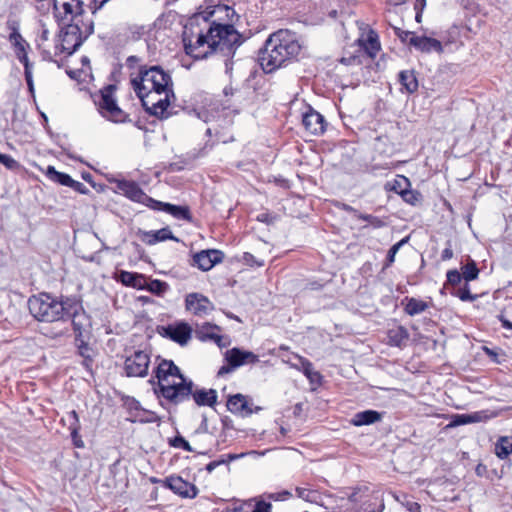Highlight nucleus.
<instances>
[{
  "label": "nucleus",
  "instance_id": "obj_1",
  "mask_svg": "<svg viewBox=\"0 0 512 512\" xmlns=\"http://www.w3.org/2000/svg\"><path fill=\"white\" fill-rule=\"evenodd\" d=\"M132 87L142 105L152 115L164 117L174 99L173 83L170 74L159 66L141 69L131 79Z\"/></svg>",
  "mask_w": 512,
  "mask_h": 512
},
{
  "label": "nucleus",
  "instance_id": "obj_2",
  "mask_svg": "<svg viewBox=\"0 0 512 512\" xmlns=\"http://www.w3.org/2000/svg\"><path fill=\"white\" fill-rule=\"evenodd\" d=\"M158 389L154 388L158 396H162L173 404H178L192 395L199 406H213L217 400L214 389H201L192 391V381H186L179 368L171 360H162L156 369Z\"/></svg>",
  "mask_w": 512,
  "mask_h": 512
},
{
  "label": "nucleus",
  "instance_id": "obj_3",
  "mask_svg": "<svg viewBox=\"0 0 512 512\" xmlns=\"http://www.w3.org/2000/svg\"><path fill=\"white\" fill-rule=\"evenodd\" d=\"M300 50L296 34L288 29H280L266 39L259 50L258 62L264 73L269 74L290 63Z\"/></svg>",
  "mask_w": 512,
  "mask_h": 512
},
{
  "label": "nucleus",
  "instance_id": "obj_4",
  "mask_svg": "<svg viewBox=\"0 0 512 512\" xmlns=\"http://www.w3.org/2000/svg\"><path fill=\"white\" fill-rule=\"evenodd\" d=\"M223 39L224 25L220 23L210 24L206 32H194L186 27L183 34L185 52L195 59H204L216 52Z\"/></svg>",
  "mask_w": 512,
  "mask_h": 512
},
{
  "label": "nucleus",
  "instance_id": "obj_5",
  "mask_svg": "<svg viewBox=\"0 0 512 512\" xmlns=\"http://www.w3.org/2000/svg\"><path fill=\"white\" fill-rule=\"evenodd\" d=\"M32 316L41 322L52 323L66 319L70 308V298L59 300L48 293L32 296L28 301Z\"/></svg>",
  "mask_w": 512,
  "mask_h": 512
},
{
  "label": "nucleus",
  "instance_id": "obj_6",
  "mask_svg": "<svg viewBox=\"0 0 512 512\" xmlns=\"http://www.w3.org/2000/svg\"><path fill=\"white\" fill-rule=\"evenodd\" d=\"M93 23L73 22L63 27L59 33L58 41L55 45V55L66 53L71 55L82 44L90 34L93 33Z\"/></svg>",
  "mask_w": 512,
  "mask_h": 512
},
{
  "label": "nucleus",
  "instance_id": "obj_7",
  "mask_svg": "<svg viewBox=\"0 0 512 512\" xmlns=\"http://www.w3.org/2000/svg\"><path fill=\"white\" fill-rule=\"evenodd\" d=\"M116 87L108 85L100 90V94L95 98V104L99 113L107 120L122 123L128 115L119 107L115 98Z\"/></svg>",
  "mask_w": 512,
  "mask_h": 512
},
{
  "label": "nucleus",
  "instance_id": "obj_8",
  "mask_svg": "<svg viewBox=\"0 0 512 512\" xmlns=\"http://www.w3.org/2000/svg\"><path fill=\"white\" fill-rule=\"evenodd\" d=\"M233 16L235 11L226 5V18L231 21L226 23V57L231 58L235 56L236 50L250 38V33H241L235 28Z\"/></svg>",
  "mask_w": 512,
  "mask_h": 512
},
{
  "label": "nucleus",
  "instance_id": "obj_9",
  "mask_svg": "<svg viewBox=\"0 0 512 512\" xmlns=\"http://www.w3.org/2000/svg\"><path fill=\"white\" fill-rule=\"evenodd\" d=\"M53 6L58 20L82 22L80 17L84 13V7L81 0H53Z\"/></svg>",
  "mask_w": 512,
  "mask_h": 512
},
{
  "label": "nucleus",
  "instance_id": "obj_10",
  "mask_svg": "<svg viewBox=\"0 0 512 512\" xmlns=\"http://www.w3.org/2000/svg\"><path fill=\"white\" fill-rule=\"evenodd\" d=\"M150 355L146 351L138 350L125 360V371L129 377H145L148 374Z\"/></svg>",
  "mask_w": 512,
  "mask_h": 512
},
{
  "label": "nucleus",
  "instance_id": "obj_11",
  "mask_svg": "<svg viewBox=\"0 0 512 512\" xmlns=\"http://www.w3.org/2000/svg\"><path fill=\"white\" fill-rule=\"evenodd\" d=\"M259 361L258 355L251 351L240 348H232L226 351V374L233 372L237 368L255 364Z\"/></svg>",
  "mask_w": 512,
  "mask_h": 512
},
{
  "label": "nucleus",
  "instance_id": "obj_12",
  "mask_svg": "<svg viewBox=\"0 0 512 512\" xmlns=\"http://www.w3.org/2000/svg\"><path fill=\"white\" fill-rule=\"evenodd\" d=\"M115 183L116 190L119 193L125 195L134 202L142 203L152 208V202L155 200L144 193L137 183L127 180H117Z\"/></svg>",
  "mask_w": 512,
  "mask_h": 512
},
{
  "label": "nucleus",
  "instance_id": "obj_13",
  "mask_svg": "<svg viewBox=\"0 0 512 512\" xmlns=\"http://www.w3.org/2000/svg\"><path fill=\"white\" fill-rule=\"evenodd\" d=\"M72 319V325L74 331L78 336H82L83 333L88 332L91 327L90 317L83 310L79 302L74 299H70V308L67 310L66 319Z\"/></svg>",
  "mask_w": 512,
  "mask_h": 512
},
{
  "label": "nucleus",
  "instance_id": "obj_14",
  "mask_svg": "<svg viewBox=\"0 0 512 512\" xmlns=\"http://www.w3.org/2000/svg\"><path fill=\"white\" fill-rule=\"evenodd\" d=\"M185 306L187 311L196 316H205L213 310V304L200 293H190L186 296Z\"/></svg>",
  "mask_w": 512,
  "mask_h": 512
},
{
  "label": "nucleus",
  "instance_id": "obj_15",
  "mask_svg": "<svg viewBox=\"0 0 512 512\" xmlns=\"http://www.w3.org/2000/svg\"><path fill=\"white\" fill-rule=\"evenodd\" d=\"M226 409L241 417L250 416L253 412L261 410L260 407H255V409H253V404L250 403L242 394L230 396L226 400Z\"/></svg>",
  "mask_w": 512,
  "mask_h": 512
},
{
  "label": "nucleus",
  "instance_id": "obj_16",
  "mask_svg": "<svg viewBox=\"0 0 512 512\" xmlns=\"http://www.w3.org/2000/svg\"><path fill=\"white\" fill-rule=\"evenodd\" d=\"M497 416V413L488 410L476 411L470 414H456L447 427H456L470 423L484 422Z\"/></svg>",
  "mask_w": 512,
  "mask_h": 512
},
{
  "label": "nucleus",
  "instance_id": "obj_17",
  "mask_svg": "<svg viewBox=\"0 0 512 512\" xmlns=\"http://www.w3.org/2000/svg\"><path fill=\"white\" fill-rule=\"evenodd\" d=\"M302 123L305 129L313 135H320L326 129L324 117L311 108L303 115Z\"/></svg>",
  "mask_w": 512,
  "mask_h": 512
},
{
  "label": "nucleus",
  "instance_id": "obj_18",
  "mask_svg": "<svg viewBox=\"0 0 512 512\" xmlns=\"http://www.w3.org/2000/svg\"><path fill=\"white\" fill-rule=\"evenodd\" d=\"M166 485L176 494L183 497L193 498L197 494L196 487L183 480L179 476H170L166 479Z\"/></svg>",
  "mask_w": 512,
  "mask_h": 512
},
{
  "label": "nucleus",
  "instance_id": "obj_19",
  "mask_svg": "<svg viewBox=\"0 0 512 512\" xmlns=\"http://www.w3.org/2000/svg\"><path fill=\"white\" fill-rule=\"evenodd\" d=\"M221 261V252L218 250H203L193 257L194 265L203 271L210 270L216 263Z\"/></svg>",
  "mask_w": 512,
  "mask_h": 512
},
{
  "label": "nucleus",
  "instance_id": "obj_20",
  "mask_svg": "<svg viewBox=\"0 0 512 512\" xmlns=\"http://www.w3.org/2000/svg\"><path fill=\"white\" fill-rule=\"evenodd\" d=\"M409 45H412L417 50L425 53L432 51L441 53L443 51V46L440 41L426 36H411L409 39Z\"/></svg>",
  "mask_w": 512,
  "mask_h": 512
},
{
  "label": "nucleus",
  "instance_id": "obj_21",
  "mask_svg": "<svg viewBox=\"0 0 512 512\" xmlns=\"http://www.w3.org/2000/svg\"><path fill=\"white\" fill-rule=\"evenodd\" d=\"M295 358L297 359V363L292 366L302 371L312 385L320 386L322 383V375L314 369L313 364L302 356L296 355Z\"/></svg>",
  "mask_w": 512,
  "mask_h": 512
},
{
  "label": "nucleus",
  "instance_id": "obj_22",
  "mask_svg": "<svg viewBox=\"0 0 512 512\" xmlns=\"http://www.w3.org/2000/svg\"><path fill=\"white\" fill-rule=\"evenodd\" d=\"M191 332L190 326L186 323L170 325L165 329V335L180 345H185L188 342Z\"/></svg>",
  "mask_w": 512,
  "mask_h": 512
},
{
  "label": "nucleus",
  "instance_id": "obj_23",
  "mask_svg": "<svg viewBox=\"0 0 512 512\" xmlns=\"http://www.w3.org/2000/svg\"><path fill=\"white\" fill-rule=\"evenodd\" d=\"M383 414L376 410H365L357 412L351 419V424L360 427L364 425H371L382 420Z\"/></svg>",
  "mask_w": 512,
  "mask_h": 512
},
{
  "label": "nucleus",
  "instance_id": "obj_24",
  "mask_svg": "<svg viewBox=\"0 0 512 512\" xmlns=\"http://www.w3.org/2000/svg\"><path fill=\"white\" fill-rule=\"evenodd\" d=\"M152 209L165 211L177 219H189V210L183 206H177L155 200L152 202Z\"/></svg>",
  "mask_w": 512,
  "mask_h": 512
},
{
  "label": "nucleus",
  "instance_id": "obj_25",
  "mask_svg": "<svg viewBox=\"0 0 512 512\" xmlns=\"http://www.w3.org/2000/svg\"><path fill=\"white\" fill-rule=\"evenodd\" d=\"M119 281L125 286L144 290V285L146 284V276L139 273L121 271L119 273Z\"/></svg>",
  "mask_w": 512,
  "mask_h": 512
},
{
  "label": "nucleus",
  "instance_id": "obj_26",
  "mask_svg": "<svg viewBox=\"0 0 512 512\" xmlns=\"http://www.w3.org/2000/svg\"><path fill=\"white\" fill-rule=\"evenodd\" d=\"M387 337L390 346L402 347L409 339V332L405 327L397 326L388 331Z\"/></svg>",
  "mask_w": 512,
  "mask_h": 512
},
{
  "label": "nucleus",
  "instance_id": "obj_27",
  "mask_svg": "<svg viewBox=\"0 0 512 512\" xmlns=\"http://www.w3.org/2000/svg\"><path fill=\"white\" fill-rule=\"evenodd\" d=\"M177 240L171 230L169 228H162V229H159L157 231H150V232H145L144 233V238L143 240L148 244V245H154L156 244L157 242H162V241H166V240Z\"/></svg>",
  "mask_w": 512,
  "mask_h": 512
},
{
  "label": "nucleus",
  "instance_id": "obj_28",
  "mask_svg": "<svg viewBox=\"0 0 512 512\" xmlns=\"http://www.w3.org/2000/svg\"><path fill=\"white\" fill-rule=\"evenodd\" d=\"M399 82L402 90L407 93H414L418 89V81L413 70H403L399 73Z\"/></svg>",
  "mask_w": 512,
  "mask_h": 512
},
{
  "label": "nucleus",
  "instance_id": "obj_29",
  "mask_svg": "<svg viewBox=\"0 0 512 512\" xmlns=\"http://www.w3.org/2000/svg\"><path fill=\"white\" fill-rule=\"evenodd\" d=\"M404 301H405L404 311L409 316H415V315L421 314L429 307L427 302L417 299V298H414V297H411V298L406 297Z\"/></svg>",
  "mask_w": 512,
  "mask_h": 512
},
{
  "label": "nucleus",
  "instance_id": "obj_30",
  "mask_svg": "<svg viewBox=\"0 0 512 512\" xmlns=\"http://www.w3.org/2000/svg\"><path fill=\"white\" fill-rule=\"evenodd\" d=\"M362 47L365 52L371 57L375 58L377 53L380 51V42L377 33L374 31H370L367 35V38L363 40Z\"/></svg>",
  "mask_w": 512,
  "mask_h": 512
},
{
  "label": "nucleus",
  "instance_id": "obj_31",
  "mask_svg": "<svg viewBox=\"0 0 512 512\" xmlns=\"http://www.w3.org/2000/svg\"><path fill=\"white\" fill-rule=\"evenodd\" d=\"M144 290H148L157 296H163L169 290V285L164 281L158 279H149L146 277Z\"/></svg>",
  "mask_w": 512,
  "mask_h": 512
},
{
  "label": "nucleus",
  "instance_id": "obj_32",
  "mask_svg": "<svg viewBox=\"0 0 512 512\" xmlns=\"http://www.w3.org/2000/svg\"><path fill=\"white\" fill-rule=\"evenodd\" d=\"M512 453V437H501L495 444V454L500 459L507 458Z\"/></svg>",
  "mask_w": 512,
  "mask_h": 512
},
{
  "label": "nucleus",
  "instance_id": "obj_33",
  "mask_svg": "<svg viewBox=\"0 0 512 512\" xmlns=\"http://www.w3.org/2000/svg\"><path fill=\"white\" fill-rule=\"evenodd\" d=\"M461 273L466 282L473 281L478 278L479 269L474 260L469 259L468 262L462 266Z\"/></svg>",
  "mask_w": 512,
  "mask_h": 512
},
{
  "label": "nucleus",
  "instance_id": "obj_34",
  "mask_svg": "<svg viewBox=\"0 0 512 512\" xmlns=\"http://www.w3.org/2000/svg\"><path fill=\"white\" fill-rule=\"evenodd\" d=\"M47 175L51 179L60 183L61 185L68 186V187H71V185L74 181L68 174L56 171V169L53 166H48Z\"/></svg>",
  "mask_w": 512,
  "mask_h": 512
},
{
  "label": "nucleus",
  "instance_id": "obj_35",
  "mask_svg": "<svg viewBox=\"0 0 512 512\" xmlns=\"http://www.w3.org/2000/svg\"><path fill=\"white\" fill-rule=\"evenodd\" d=\"M8 27L11 30L9 40L14 44L16 49L20 48L21 46H24V40L18 31L16 22H8Z\"/></svg>",
  "mask_w": 512,
  "mask_h": 512
},
{
  "label": "nucleus",
  "instance_id": "obj_36",
  "mask_svg": "<svg viewBox=\"0 0 512 512\" xmlns=\"http://www.w3.org/2000/svg\"><path fill=\"white\" fill-rule=\"evenodd\" d=\"M403 198V200L411 205H417L422 200V195L420 192L416 190H401L399 192Z\"/></svg>",
  "mask_w": 512,
  "mask_h": 512
},
{
  "label": "nucleus",
  "instance_id": "obj_37",
  "mask_svg": "<svg viewBox=\"0 0 512 512\" xmlns=\"http://www.w3.org/2000/svg\"><path fill=\"white\" fill-rule=\"evenodd\" d=\"M455 296H457L461 301H468L472 302L477 299V295H473L470 292L469 285L465 283V285L461 288H459L455 293H453Z\"/></svg>",
  "mask_w": 512,
  "mask_h": 512
},
{
  "label": "nucleus",
  "instance_id": "obj_38",
  "mask_svg": "<svg viewBox=\"0 0 512 512\" xmlns=\"http://www.w3.org/2000/svg\"><path fill=\"white\" fill-rule=\"evenodd\" d=\"M407 242V238H404L402 240H400L399 242H397L396 244H394L388 251V254H387V258H386V267H389L390 265H392L395 261V256L397 254V252L399 251L400 247Z\"/></svg>",
  "mask_w": 512,
  "mask_h": 512
},
{
  "label": "nucleus",
  "instance_id": "obj_39",
  "mask_svg": "<svg viewBox=\"0 0 512 512\" xmlns=\"http://www.w3.org/2000/svg\"><path fill=\"white\" fill-rule=\"evenodd\" d=\"M170 445L175 448H181L185 451H192V448L187 440H185L182 436H176L175 438L170 440Z\"/></svg>",
  "mask_w": 512,
  "mask_h": 512
},
{
  "label": "nucleus",
  "instance_id": "obj_40",
  "mask_svg": "<svg viewBox=\"0 0 512 512\" xmlns=\"http://www.w3.org/2000/svg\"><path fill=\"white\" fill-rule=\"evenodd\" d=\"M69 416L71 418H73L74 422L71 423L69 429L71 431V437L72 439H74L76 441V436H77V431L80 430V422H79V417H78V414L75 410L71 411L69 413Z\"/></svg>",
  "mask_w": 512,
  "mask_h": 512
},
{
  "label": "nucleus",
  "instance_id": "obj_41",
  "mask_svg": "<svg viewBox=\"0 0 512 512\" xmlns=\"http://www.w3.org/2000/svg\"><path fill=\"white\" fill-rule=\"evenodd\" d=\"M446 276H447V283L452 285V286L458 285L461 282V279L463 278L462 273H460L456 269L449 270L447 272Z\"/></svg>",
  "mask_w": 512,
  "mask_h": 512
},
{
  "label": "nucleus",
  "instance_id": "obj_42",
  "mask_svg": "<svg viewBox=\"0 0 512 512\" xmlns=\"http://www.w3.org/2000/svg\"><path fill=\"white\" fill-rule=\"evenodd\" d=\"M0 163H2L8 169H15L18 167L17 161L10 155L6 154L0 155Z\"/></svg>",
  "mask_w": 512,
  "mask_h": 512
},
{
  "label": "nucleus",
  "instance_id": "obj_43",
  "mask_svg": "<svg viewBox=\"0 0 512 512\" xmlns=\"http://www.w3.org/2000/svg\"><path fill=\"white\" fill-rule=\"evenodd\" d=\"M139 421L142 423H154L160 421L159 416L151 411H144L143 416L139 417Z\"/></svg>",
  "mask_w": 512,
  "mask_h": 512
},
{
  "label": "nucleus",
  "instance_id": "obj_44",
  "mask_svg": "<svg viewBox=\"0 0 512 512\" xmlns=\"http://www.w3.org/2000/svg\"><path fill=\"white\" fill-rule=\"evenodd\" d=\"M243 261H244L247 265H249V266H258V267H261V266H263V265H264V262H263V261H258V260H256V258H255L252 254H250V253H248V252H245V253L243 254Z\"/></svg>",
  "mask_w": 512,
  "mask_h": 512
},
{
  "label": "nucleus",
  "instance_id": "obj_45",
  "mask_svg": "<svg viewBox=\"0 0 512 512\" xmlns=\"http://www.w3.org/2000/svg\"><path fill=\"white\" fill-rule=\"evenodd\" d=\"M291 496H292L291 492L284 490V491L278 492V493H271V494H269L268 497H269V499H272L274 501H284Z\"/></svg>",
  "mask_w": 512,
  "mask_h": 512
},
{
  "label": "nucleus",
  "instance_id": "obj_46",
  "mask_svg": "<svg viewBox=\"0 0 512 512\" xmlns=\"http://www.w3.org/2000/svg\"><path fill=\"white\" fill-rule=\"evenodd\" d=\"M356 217L358 219H360V220L367 221V222H369L371 220H375L376 221V227H382L384 225L382 220H380L378 217H375V216L370 215V214H362V213L358 212Z\"/></svg>",
  "mask_w": 512,
  "mask_h": 512
},
{
  "label": "nucleus",
  "instance_id": "obj_47",
  "mask_svg": "<svg viewBox=\"0 0 512 512\" xmlns=\"http://www.w3.org/2000/svg\"><path fill=\"white\" fill-rule=\"evenodd\" d=\"M272 505L271 503L265 501H259L256 503L253 512H271Z\"/></svg>",
  "mask_w": 512,
  "mask_h": 512
},
{
  "label": "nucleus",
  "instance_id": "obj_48",
  "mask_svg": "<svg viewBox=\"0 0 512 512\" xmlns=\"http://www.w3.org/2000/svg\"><path fill=\"white\" fill-rule=\"evenodd\" d=\"M16 55L19 61L24 66L30 62L24 46H21L20 48L16 49Z\"/></svg>",
  "mask_w": 512,
  "mask_h": 512
},
{
  "label": "nucleus",
  "instance_id": "obj_49",
  "mask_svg": "<svg viewBox=\"0 0 512 512\" xmlns=\"http://www.w3.org/2000/svg\"><path fill=\"white\" fill-rule=\"evenodd\" d=\"M396 35L401 39L402 42H407L409 44V39L411 36H415L413 33L409 31H403L400 28L395 29Z\"/></svg>",
  "mask_w": 512,
  "mask_h": 512
},
{
  "label": "nucleus",
  "instance_id": "obj_50",
  "mask_svg": "<svg viewBox=\"0 0 512 512\" xmlns=\"http://www.w3.org/2000/svg\"><path fill=\"white\" fill-rule=\"evenodd\" d=\"M71 188L81 194H87L89 192L88 188L82 182L75 180L73 181Z\"/></svg>",
  "mask_w": 512,
  "mask_h": 512
},
{
  "label": "nucleus",
  "instance_id": "obj_51",
  "mask_svg": "<svg viewBox=\"0 0 512 512\" xmlns=\"http://www.w3.org/2000/svg\"><path fill=\"white\" fill-rule=\"evenodd\" d=\"M49 38V30L43 25L41 33L39 35V46H43L44 42H46Z\"/></svg>",
  "mask_w": 512,
  "mask_h": 512
},
{
  "label": "nucleus",
  "instance_id": "obj_52",
  "mask_svg": "<svg viewBox=\"0 0 512 512\" xmlns=\"http://www.w3.org/2000/svg\"><path fill=\"white\" fill-rule=\"evenodd\" d=\"M452 257H453V250L451 249V247H447L442 251L441 259L443 261H447V260L451 259Z\"/></svg>",
  "mask_w": 512,
  "mask_h": 512
},
{
  "label": "nucleus",
  "instance_id": "obj_53",
  "mask_svg": "<svg viewBox=\"0 0 512 512\" xmlns=\"http://www.w3.org/2000/svg\"><path fill=\"white\" fill-rule=\"evenodd\" d=\"M25 80H26L28 90H29L31 96L35 97V88H34L33 78H30L29 75H27V79H25Z\"/></svg>",
  "mask_w": 512,
  "mask_h": 512
},
{
  "label": "nucleus",
  "instance_id": "obj_54",
  "mask_svg": "<svg viewBox=\"0 0 512 512\" xmlns=\"http://www.w3.org/2000/svg\"><path fill=\"white\" fill-rule=\"evenodd\" d=\"M407 508L410 512H421V506L417 502H409Z\"/></svg>",
  "mask_w": 512,
  "mask_h": 512
},
{
  "label": "nucleus",
  "instance_id": "obj_55",
  "mask_svg": "<svg viewBox=\"0 0 512 512\" xmlns=\"http://www.w3.org/2000/svg\"><path fill=\"white\" fill-rule=\"evenodd\" d=\"M245 455H246L245 453L228 454V455H226V464H228L229 462H232L238 458L244 457Z\"/></svg>",
  "mask_w": 512,
  "mask_h": 512
},
{
  "label": "nucleus",
  "instance_id": "obj_56",
  "mask_svg": "<svg viewBox=\"0 0 512 512\" xmlns=\"http://www.w3.org/2000/svg\"><path fill=\"white\" fill-rule=\"evenodd\" d=\"M223 462V460H218V461H212L210 463H208L206 465V470L208 472H212L217 466H219L221 463Z\"/></svg>",
  "mask_w": 512,
  "mask_h": 512
},
{
  "label": "nucleus",
  "instance_id": "obj_57",
  "mask_svg": "<svg viewBox=\"0 0 512 512\" xmlns=\"http://www.w3.org/2000/svg\"><path fill=\"white\" fill-rule=\"evenodd\" d=\"M340 207H341V209H343L346 212L354 213L355 216H357V214H358V211L355 208H353L352 206L348 205V204L342 203L340 205Z\"/></svg>",
  "mask_w": 512,
  "mask_h": 512
},
{
  "label": "nucleus",
  "instance_id": "obj_58",
  "mask_svg": "<svg viewBox=\"0 0 512 512\" xmlns=\"http://www.w3.org/2000/svg\"><path fill=\"white\" fill-rule=\"evenodd\" d=\"M24 75L25 79H27V75H29L30 78H33L32 64L30 62L24 66Z\"/></svg>",
  "mask_w": 512,
  "mask_h": 512
},
{
  "label": "nucleus",
  "instance_id": "obj_59",
  "mask_svg": "<svg viewBox=\"0 0 512 512\" xmlns=\"http://www.w3.org/2000/svg\"><path fill=\"white\" fill-rule=\"evenodd\" d=\"M499 320L502 323V326L506 329H512V322L504 318L502 315L499 316Z\"/></svg>",
  "mask_w": 512,
  "mask_h": 512
},
{
  "label": "nucleus",
  "instance_id": "obj_60",
  "mask_svg": "<svg viewBox=\"0 0 512 512\" xmlns=\"http://www.w3.org/2000/svg\"><path fill=\"white\" fill-rule=\"evenodd\" d=\"M199 19H203L205 22L207 21V16L204 13H199L191 20V27L193 26L194 22H198Z\"/></svg>",
  "mask_w": 512,
  "mask_h": 512
},
{
  "label": "nucleus",
  "instance_id": "obj_61",
  "mask_svg": "<svg viewBox=\"0 0 512 512\" xmlns=\"http://www.w3.org/2000/svg\"><path fill=\"white\" fill-rule=\"evenodd\" d=\"M225 510H226V512H228V511L237 512L239 509L234 506V503H231L230 501L226 500Z\"/></svg>",
  "mask_w": 512,
  "mask_h": 512
},
{
  "label": "nucleus",
  "instance_id": "obj_62",
  "mask_svg": "<svg viewBox=\"0 0 512 512\" xmlns=\"http://www.w3.org/2000/svg\"><path fill=\"white\" fill-rule=\"evenodd\" d=\"M73 443L76 447H79V448L84 446V443L79 436V431H77L76 441L73 439Z\"/></svg>",
  "mask_w": 512,
  "mask_h": 512
},
{
  "label": "nucleus",
  "instance_id": "obj_63",
  "mask_svg": "<svg viewBox=\"0 0 512 512\" xmlns=\"http://www.w3.org/2000/svg\"><path fill=\"white\" fill-rule=\"evenodd\" d=\"M211 338H213L215 340V342L218 344V346L221 347V341H222L221 336H211Z\"/></svg>",
  "mask_w": 512,
  "mask_h": 512
},
{
  "label": "nucleus",
  "instance_id": "obj_64",
  "mask_svg": "<svg viewBox=\"0 0 512 512\" xmlns=\"http://www.w3.org/2000/svg\"><path fill=\"white\" fill-rule=\"evenodd\" d=\"M88 350H89V349H88V347H87V346H85V347H80V354H81L82 356H84V357H87V356H86V352H87Z\"/></svg>",
  "mask_w": 512,
  "mask_h": 512
}]
</instances>
